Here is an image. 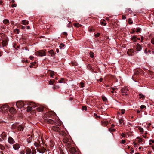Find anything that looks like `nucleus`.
<instances>
[{
    "instance_id": "7ed1b4c3",
    "label": "nucleus",
    "mask_w": 154,
    "mask_h": 154,
    "mask_svg": "<svg viewBox=\"0 0 154 154\" xmlns=\"http://www.w3.org/2000/svg\"><path fill=\"white\" fill-rule=\"evenodd\" d=\"M48 123L51 124H54L56 125L52 127V129L54 131L59 133L61 130L60 127L57 126V122L51 119H47L46 120Z\"/></svg>"
},
{
    "instance_id": "423d86ee",
    "label": "nucleus",
    "mask_w": 154,
    "mask_h": 154,
    "mask_svg": "<svg viewBox=\"0 0 154 154\" xmlns=\"http://www.w3.org/2000/svg\"><path fill=\"white\" fill-rule=\"evenodd\" d=\"M36 54L37 56H43L46 55V53L43 50H40L36 52Z\"/></svg>"
},
{
    "instance_id": "2eb2a0df",
    "label": "nucleus",
    "mask_w": 154,
    "mask_h": 154,
    "mask_svg": "<svg viewBox=\"0 0 154 154\" xmlns=\"http://www.w3.org/2000/svg\"><path fill=\"white\" fill-rule=\"evenodd\" d=\"M44 107L42 106H40L37 108V110L38 112H42L43 111Z\"/></svg>"
},
{
    "instance_id": "a878e982",
    "label": "nucleus",
    "mask_w": 154,
    "mask_h": 154,
    "mask_svg": "<svg viewBox=\"0 0 154 154\" xmlns=\"http://www.w3.org/2000/svg\"><path fill=\"white\" fill-rule=\"evenodd\" d=\"M22 24L23 25H26L28 24L29 23V22L26 20H23L22 21Z\"/></svg>"
},
{
    "instance_id": "603ef678",
    "label": "nucleus",
    "mask_w": 154,
    "mask_h": 154,
    "mask_svg": "<svg viewBox=\"0 0 154 154\" xmlns=\"http://www.w3.org/2000/svg\"><path fill=\"white\" fill-rule=\"evenodd\" d=\"M139 130H140V131L141 132H143V128H139Z\"/></svg>"
},
{
    "instance_id": "cd10ccee",
    "label": "nucleus",
    "mask_w": 154,
    "mask_h": 154,
    "mask_svg": "<svg viewBox=\"0 0 154 154\" xmlns=\"http://www.w3.org/2000/svg\"><path fill=\"white\" fill-rule=\"evenodd\" d=\"M32 140V137L31 136L27 139V141L29 143H30L31 142Z\"/></svg>"
},
{
    "instance_id": "f03ea898",
    "label": "nucleus",
    "mask_w": 154,
    "mask_h": 154,
    "mask_svg": "<svg viewBox=\"0 0 154 154\" xmlns=\"http://www.w3.org/2000/svg\"><path fill=\"white\" fill-rule=\"evenodd\" d=\"M134 72L132 78L134 81L137 82L139 79L140 76L143 74L144 72L141 69L137 68L135 70Z\"/></svg>"
},
{
    "instance_id": "f8f14e48",
    "label": "nucleus",
    "mask_w": 154,
    "mask_h": 154,
    "mask_svg": "<svg viewBox=\"0 0 154 154\" xmlns=\"http://www.w3.org/2000/svg\"><path fill=\"white\" fill-rule=\"evenodd\" d=\"M142 49V47L141 45L137 43V44L136 50L138 51H140Z\"/></svg>"
},
{
    "instance_id": "aec40b11",
    "label": "nucleus",
    "mask_w": 154,
    "mask_h": 154,
    "mask_svg": "<svg viewBox=\"0 0 154 154\" xmlns=\"http://www.w3.org/2000/svg\"><path fill=\"white\" fill-rule=\"evenodd\" d=\"M1 137L3 139H5L6 137V133L4 132H2L1 135Z\"/></svg>"
},
{
    "instance_id": "58836bf2",
    "label": "nucleus",
    "mask_w": 154,
    "mask_h": 154,
    "mask_svg": "<svg viewBox=\"0 0 154 154\" xmlns=\"http://www.w3.org/2000/svg\"><path fill=\"white\" fill-rule=\"evenodd\" d=\"M74 26L76 27H79V26H82L81 25H80L79 23L76 24L75 23L74 24Z\"/></svg>"
},
{
    "instance_id": "0eeeda50",
    "label": "nucleus",
    "mask_w": 154,
    "mask_h": 154,
    "mask_svg": "<svg viewBox=\"0 0 154 154\" xmlns=\"http://www.w3.org/2000/svg\"><path fill=\"white\" fill-rule=\"evenodd\" d=\"M16 105L18 108H21L24 106L25 103L22 101H18L16 103Z\"/></svg>"
},
{
    "instance_id": "5701e85b",
    "label": "nucleus",
    "mask_w": 154,
    "mask_h": 154,
    "mask_svg": "<svg viewBox=\"0 0 154 154\" xmlns=\"http://www.w3.org/2000/svg\"><path fill=\"white\" fill-rule=\"evenodd\" d=\"M102 125L103 126H106L108 124V122L106 121H101Z\"/></svg>"
},
{
    "instance_id": "bb28decb",
    "label": "nucleus",
    "mask_w": 154,
    "mask_h": 154,
    "mask_svg": "<svg viewBox=\"0 0 154 154\" xmlns=\"http://www.w3.org/2000/svg\"><path fill=\"white\" fill-rule=\"evenodd\" d=\"M139 95L140 96V98H142L144 99L145 98V96L141 93L139 94Z\"/></svg>"
},
{
    "instance_id": "680f3d73",
    "label": "nucleus",
    "mask_w": 154,
    "mask_h": 154,
    "mask_svg": "<svg viewBox=\"0 0 154 154\" xmlns=\"http://www.w3.org/2000/svg\"><path fill=\"white\" fill-rule=\"evenodd\" d=\"M125 110L124 109H122L121 110V113L122 114H123L125 113Z\"/></svg>"
},
{
    "instance_id": "c85d7f7f",
    "label": "nucleus",
    "mask_w": 154,
    "mask_h": 154,
    "mask_svg": "<svg viewBox=\"0 0 154 154\" xmlns=\"http://www.w3.org/2000/svg\"><path fill=\"white\" fill-rule=\"evenodd\" d=\"M148 75L152 76L153 75L154 73L152 71L150 70H148L147 72Z\"/></svg>"
},
{
    "instance_id": "37998d69",
    "label": "nucleus",
    "mask_w": 154,
    "mask_h": 154,
    "mask_svg": "<svg viewBox=\"0 0 154 154\" xmlns=\"http://www.w3.org/2000/svg\"><path fill=\"white\" fill-rule=\"evenodd\" d=\"M94 116L96 118H100V116H98L96 114L94 113Z\"/></svg>"
},
{
    "instance_id": "4c0bfd02",
    "label": "nucleus",
    "mask_w": 154,
    "mask_h": 154,
    "mask_svg": "<svg viewBox=\"0 0 154 154\" xmlns=\"http://www.w3.org/2000/svg\"><path fill=\"white\" fill-rule=\"evenodd\" d=\"M112 128H110L109 129V130L110 132H114L116 131V130L114 129H112Z\"/></svg>"
},
{
    "instance_id": "39448f33",
    "label": "nucleus",
    "mask_w": 154,
    "mask_h": 154,
    "mask_svg": "<svg viewBox=\"0 0 154 154\" xmlns=\"http://www.w3.org/2000/svg\"><path fill=\"white\" fill-rule=\"evenodd\" d=\"M59 133L60 134L62 135L63 137V142H64L63 140L65 138H67L68 140V141H69L70 140H72L70 138H69V136L67 135L66 133L64 131H62L61 130H60V131L59 132Z\"/></svg>"
},
{
    "instance_id": "c9c22d12",
    "label": "nucleus",
    "mask_w": 154,
    "mask_h": 154,
    "mask_svg": "<svg viewBox=\"0 0 154 154\" xmlns=\"http://www.w3.org/2000/svg\"><path fill=\"white\" fill-rule=\"evenodd\" d=\"M50 76L51 77H53L54 76V72L53 71H51L50 72Z\"/></svg>"
},
{
    "instance_id": "09e8293b",
    "label": "nucleus",
    "mask_w": 154,
    "mask_h": 154,
    "mask_svg": "<svg viewBox=\"0 0 154 154\" xmlns=\"http://www.w3.org/2000/svg\"><path fill=\"white\" fill-rule=\"evenodd\" d=\"M100 33H97L96 34L94 35V36L96 37H97L100 36Z\"/></svg>"
},
{
    "instance_id": "2f4dec72",
    "label": "nucleus",
    "mask_w": 154,
    "mask_h": 154,
    "mask_svg": "<svg viewBox=\"0 0 154 154\" xmlns=\"http://www.w3.org/2000/svg\"><path fill=\"white\" fill-rule=\"evenodd\" d=\"M27 112H29L32 110V107L28 106L27 107Z\"/></svg>"
},
{
    "instance_id": "6e6552de",
    "label": "nucleus",
    "mask_w": 154,
    "mask_h": 154,
    "mask_svg": "<svg viewBox=\"0 0 154 154\" xmlns=\"http://www.w3.org/2000/svg\"><path fill=\"white\" fill-rule=\"evenodd\" d=\"M128 89L126 88H123L121 89V91L122 93H123L122 94L123 95H128Z\"/></svg>"
},
{
    "instance_id": "e433bc0d",
    "label": "nucleus",
    "mask_w": 154,
    "mask_h": 154,
    "mask_svg": "<svg viewBox=\"0 0 154 154\" xmlns=\"http://www.w3.org/2000/svg\"><path fill=\"white\" fill-rule=\"evenodd\" d=\"M65 45L63 43H61L59 46L60 48L61 49L63 47H64Z\"/></svg>"
},
{
    "instance_id": "f704fd0d",
    "label": "nucleus",
    "mask_w": 154,
    "mask_h": 154,
    "mask_svg": "<svg viewBox=\"0 0 154 154\" xmlns=\"http://www.w3.org/2000/svg\"><path fill=\"white\" fill-rule=\"evenodd\" d=\"M89 54L91 57L93 58L94 57V53L92 52H90Z\"/></svg>"
},
{
    "instance_id": "1a4fd4ad",
    "label": "nucleus",
    "mask_w": 154,
    "mask_h": 154,
    "mask_svg": "<svg viewBox=\"0 0 154 154\" xmlns=\"http://www.w3.org/2000/svg\"><path fill=\"white\" fill-rule=\"evenodd\" d=\"M37 151L39 152L43 153L46 150V149L43 147H40L37 148Z\"/></svg>"
},
{
    "instance_id": "4468645a",
    "label": "nucleus",
    "mask_w": 154,
    "mask_h": 154,
    "mask_svg": "<svg viewBox=\"0 0 154 154\" xmlns=\"http://www.w3.org/2000/svg\"><path fill=\"white\" fill-rule=\"evenodd\" d=\"M5 38V35L3 34H0V45L1 44V42H2Z\"/></svg>"
},
{
    "instance_id": "f3484780",
    "label": "nucleus",
    "mask_w": 154,
    "mask_h": 154,
    "mask_svg": "<svg viewBox=\"0 0 154 154\" xmlns=\"http://www.w3.org/2000/svg\"><path fill=\"white\" fill-rule=\"evenodd\" d=\"M7 41L6 39L5 38L4 40H3L2 42H1V44H2L3 46H5L7 44Z\"/></svg>"
},
{
    "instance_id": "79ce46f5",
    "label": "nucleus",
    "mask_w": 154,
    "mask_h": 154,
    "mask_svg": "<svg viewBox=\"0 0 154 154\" xmlns=\"http://www.w3.org/2000/svg\"><path fill=\"white\" fill-rule=\"evenodd\" d=\"M5 148L4 146H3L2 144H0V149L1 150H4Z\"/></svg>"
},
{
    "instance_id": "338daca9",
    "label": "nucleus",
    "mask_w": 154,
    "mask_h": 154,
    "mask_svg": "<svg viewBox=\"0 0 154 154\" xmlns=\"http://www.w3.org/2000/svg\"><path fill=\"white\" fill-rule=\"evenodd\" d=\"M20 154H25V152L23 151H21L20 152Z\"/></svg>"
},
{
    "instance_id": "7c9ffc66",
    "label": "nucleus",
    "mask_w": 154,
    "mask_h": 154,
    "mask_svg": "<svg viewBox=\"0 0 154 154\" xmlns=\"http://www.w3.org/2000/svg\"><path fill=\"white\" fill-rule=\"evenodd\" d=\"M14 33L18 34L19 33V30L17 29H14Z\"/></svg>"
},
{
    "instance_id": "f257e3e1",
    "label": "nucleus",
    "mask_w": 154,
    "mask_h": 154,
    "mask_svg": "<svg viewBox=\"0 0 154 154\" xmlns=\"http://www.w3.org/2000/svg\"><path fill=\"white\" fill-rule=\"evenodd\" d=\"M67 140V138H65L63 140L64 143L67 150L70 152L71 154H79V152L74 147V144L72 140H70L69 141Z\"/></svg>"
},
{
    "instance_id": "9b49d317",
    "label": "nucleus",
    "mask_w": 154,
    "mask_h": 154,
    "mask_svg": "<svg viewBox=\"0 0 154 154\" xmlns=\"http://www.w3.org/2000/svg\"><path fill=\"white\" fill-rule=\"evenodd\" d=\"M8 112L12 114H15L16 112V109L13 107L11 108L10 109L9 108Z\"/></svg>"
},
{
    "instance_id": "b1692460",
    "label": "nucleus",
    "mask_w": 154,
    "mask_h": 154,
    "mask_svg": "<svg viewBox=\"0 0 154 154\" xmlns=\"http://www.w3.org/2000/svg\"><path fill=\"white\" fill-rule=\"evenodd\" d=\"M26 154H30L31 153V149L29 148H27L25 150Z\"/></svg>"
},
{
    "instance_id": "9d476101",
    "label": "nucleus",
    "mask_w": 154,
    "mask_h": 154,
    "mask_svg": "<svg viewBox=\"0 0 154 154\" xmlns=\"http://www.w3.org/2000/svg\"><path fill=\"white\" fill-rule=\"evenodd\" d=\"M8 142L11 144H13L15 143V141L12 137H9L8 140Z\"/></svg>"
},
{
    "instance_id": "3c124183",
    "label": "nucleus",
    "mask_w": 154,
    "mask_h": 154,
    "mask_svg": "<svg viewBox=\"0 0 154 154\" xmlns=\"http://www.w3.org/2000/svg\"><path fill=\"white\" fill-rule=\"evenodd\" d=\"M63 35H64V36L65 37H66L67 36L68 34L66 32H63Z\"/></svg>"
},
{
    "instance_id": "052dcab7",
    "label": "nucleus",
    "mask_w": 154,
    "mask_h": 154,
    "mask_svg": "<svg viewBox=\"0 0 154 154\" xmlns=\"http://www.w3.org/2000/svg\"><path fill=\"white\" fill-rule=\"evenodd\" d=\"M151 42L152 44H154V38L151 39Z\"/></svg>"
},
{
    "instance_id": "c03bdc74",
    "label": "nucleus",
    "mask_w": 154,
    "mask_h": 154,
    "mask_svg": "<svg viewBox=\"0 0 154 154\" xmlns=\"http://www.w3.org/2000/svg\"><path fill=\"white\" fill-rule=\"evenodd\" d=\"M128 23L130 24H131L133 23V22L131 20L129 19L128 21Z\"/></svg>"
},
{
    "instance_id": "de8ad7c7",
    "label": "nucleus",
    "mask_w": 154,
    "mask_h": 154,
    "mask_svg": "<svg viewBox=\"0 0 154 154\" xmlns=\"http://www.w3.org/2000/svg\"><path fill=\"white\" fill-rule=\"evenodd\" d=\"M88 30L90 32L94 31V29L91 27H89L88 28Z\"/></svg>"
},
{
    "instance_id": "dca6fc26",
    "label": "nucleus",
    "mask_w": 154,
    "mask_h": 154,
    "mask_svg": "<svg viewBox=\"0 0 154 154\" xmlns=\"http://www.w3.org/2000/svg\"><path fill=\"white\" fill-rule=\"evenodd\" d=\"M27 104L28 105H29L30 106H31L32 107H33L34 108H35L36 107H38L37 105L35 103L32 102H30L28 103H27Z\"/></svg>"
},
{
    "instance_id": "ddd939ff",
    "label": "nucleus",
    "mask_w": 154,
    "mask_h": 154,
    "mask_svg": "<svg viewBox=\"0 0 154 154\" xmlns=\"http://www.w3.org/2000/svg\"><path fill=\"white\" fill-rule=\"evenodd\" d=\"M134 51L132 49H129L128 50L127 53L128 54L132 55H133L134 52Z\"/></svg>"
},
{
    "instance_id": "6ab92c4d",
    "label": "nucleus",
    "mask_w": 154,
    "mask_h": 154,
    "mask_svg": "<svg viewBox=\"0 0 154 154\" xmlns=\"http://www.w3.org/2000/svg\"><path fill=\"white\" fill-rule=\"evenodd\" d=\"M13 147L15 150H17L19 148L20 146L17 143L13 145Z\"/></svg>"
},
{
    "instance_id": "13d9d810",
    "label": "nucleus",
    "mask_w": 154,
    "mask_h": 154,
    "mask_svg": "<svg viewBox=\"0 0 154 154\" xmlns=\"http://www.w3.org/2000/svg\"><path fill=\"white\" fill-rule=\"evenodd\" d=\"M125 143V140H121V143L122 144H124Z\"/></svg>"
},
{
    "instance_id": "c756f323",
    "label": "nucleus",
    "mask_w": 154,
    "mask_h": 154,
    "mask_svg": "<svg viewBox=\"0 0 154 154\" xmlns=\"http://www.w3.org/2000/svg\"><path fill=\"white\" fill-rule=\"evenodd\" d=\"M34 145L36 147H37L38 148H39L40 147H41V145L39 144H38V143H37L36 142H35L34 143Z\"/></svg>"
},
{
    "instance_id": "bf43d9fd",
    "label": "nucleus",
    "mask_w": 154,
    "mask_h": 154,
    "mask_svg": "<svg viewBox=\"0 0 154 154\" xmlns=\"http://www.w3.org/2000/svg\"><path fill=\"white\" fill-rule=\"evenodd\" d=\"M63 79H64L63 78H61V79L60 80H59L58 81L59 82V83H62V82H63Z\"/></svg>"
},
{
    "instance_id": "393cba45",
    "label": "nucleus",
    "mask_w": 154,
    "mask_h": 154,
    "mask_svg": "<svg viewBox=\"0 0 154 154\" xmlns=\"http://www.w3.org/2000/svg\"><path fill=\"white\" fill-rule=\"evenodd\" d=\"M142 30L139 27L137 28L136 29V32L137 33H140Z\"/></svg>"
},
{
    "instance_id": "0e129e2a",
    "label": "nucleus",
    "mask_w": 154,
    "mask_h": 154,
    "mask_svg": "<svg viewBox=\"0 0 154 154\" xmlns=\"http://www.w3.org/2000/svg\"><path fill=\"white\" fill-rule=\"evenodd\" d=\"M26 27L27 29H30V27L29 26H26Z\"/></svg>"
},
{
    "instance_id": "69168bd1",
    "label": "nucleus",
    "mask_w": 154,
    "mask_h": 154,
    "mask_svg": "<svg viewBox=\"0 0 154 154\" xmlns=\"http://www.w3.org/2000/svg\"><path fill=\"white\" fill-rule=\"evenodd\" d=\"M134 145L135 147H136L137 146V143H135V142H134Z\"/></svg>"
},
{
    "instance_id": "20e7f679",
    "label": "nucleus",
    "mask_w": 154,
    "mask_h": 154,
    "mask_svg": "<svg viewBox=\"0 0 154 154\" xmlns=\"http://www.w3.org/2000/svg\"><path fill=\"white\" fill-rule=\"evenodd\" d=\"M9 107L6 104H4L2 105L0 107V109L2 111V112L4 113H6L8 112Z\"/></svg>"
},
{
    "instance_id": "72a5a7b5",
    "label": "nucleus",
    "mask_w": 154,
    "mask_h": 154,
    "mask_svg": "<svg viewBox=\"0 0 154 154\" xmlns=\"http://www.w3.org/2000/svg\"><path fill=\"white\" fill-rule=\"evenodd\" d=\"M3 23L5 24H7L9 23L8 20L7 19H5L3 21Z\"/></svg>"
},
{
    "instance_id": "4d7b16f0",
    "label": "nucleus",
    "mask_w": 154,
    "mask_h": 154,
    "mask_svg": "<svg viewBox=\"0 0 154 154\" xmlns=\"http://www.w3.org/2000/svg\"><path fill=\"white\" fill-rule=\"evenodd\" d=\"M121 135L123 137H126V135H125V134L123 133H122V134Z\"/></svg>"
},
{
    "instance_id": "a18cd8bd",
    "label": "nucleus",
    "mask_w": 154,
    "mask_h": 154,
    "mask_svg": "<svg viewBox=\"0 0 154 154\" xmlns=\"http://www.w3.org/2000/svg\"><path fill=\"white\" fill-rule=\"evenodd\" d=\"M82 110H85L86 111L87 110V108L86 106H82Z\"/></svg>"
},
{
    "instance_id": "a19ab883",
    "label": "nucleus",
    "mask_w": 154,
    "mask_h": 154,
    "mask_svg": "<svg viewBox=\"0 0 154 154\" xmlns=\"http://www.w3.org/2000/svg\"><path fill=\"white\" fill-rule=\"evenodd\" d=\"M140 109H146V106L144 105H142L140 107Z\"/></svg>"
},
{
    "instance_id": "864d4df0",
    "label": "nucleus",
    "mask_w": 154,
    "mask_h": 154,
    "mask_svg": "<svg viewBox=\"0 0 154 154\" xmlns=\"http://www.w3.org/2000/svg\"><path fill=\"white\" fill-rule=\"evenodd\" d=\"M88 68L90 70L92 69L91 66L90 64H88Z\"/></svg>"
},
{
    "instance_id": "ea45409f",
    "label": "nucleus",
    "mask_w": 154,
    "mask_h": 154,
    "mask_svg": "<svg viewBox=\"0 0 154 154\" xmlns=\"http://www.w3.org/2000/svg\"><path fill=\"white\" fill-rule=\"evenodd\" d=\"M134 29H131V30L132 31L130 32V33L131 34H133L136 31L134 30Z\"/></svg>"
},
{
    "instance_id": "49530a36",
    "label": "nucleus",
    "mask_w": 154,
    "mask_h": 154,
    "mask_svg": "<svg viewBox=\"0 0 154 154\" xmlns=\"http://www.w3.org/2000/svg\"><path fill=\"white\" fill-rule=\"evenodd\" d=\"M49 83L50 85H53L54 82H53V81L52 80H51L49 82Z\"/></svg>"
},
{
    "instance_id": "774afa93",
    "label": "nucleus",
    "mask_w": 154,
    "mask_h": 154,
    "mask_svg": "<svg viewBox=\"0 0 154 154\" xmlns=\"http://www.w3.org/2000/svg\"><path fill=\"white\" fill-rule=\"evenodd\" d=\"M36 153V151H33V152H32V154H35Z\"/></svg>"
},
{
    "instance_id": "8fccbe9b",
    "label": "nucleus",
    "mask_w": 154,
    "mask_h": 154,
    "mask_svg": "<svg viewBox=\"0 0 154 154\" xmlns=\"http://www.w3.org/2000/svg\"><path fill=\"white\" fill-rule=\"evenodd\" d=\"M80 87H81L83 88L84 86V84L82 82H81L80 83Z\"/></svg>"
},
{
    "instance_id": "e2e57ef3",
    "label": "nucleus",
    "mask_w": 154,
    "mask_h": 154,
    "mask_svg": "<svg viewBox=\"0 0 154 154\" xmlns=\"http://www.w3.org/2000/svg\"><path fill=\"white\" fill-rule=\"evenodd\" d=\"M17 5H16V4H13L12 5V7H16V6Z\"/></svg>"
},
{
    "instance_id": "473e14b6",
    "label": "nucleus",
    "mask_w": 154,
    "mask_h": 154,
    "mask_svg": "<svg viewBox=\"0 0 154 154\" xmlns=\"http://www.w3.org/2000/svg\"><path fill=\"white\" fill-rule=\"evenodd\" d=\"M103 101L106 102L107 100V98L104 96L102 95V98Z\"/></svg>"
},
{
    "instance_id": "4be33fe9",
    "label": "nucleus",
    "mask_w": 154,
    "mask_h": 154,
    "mask_svg": "<svg viewBox=\"0 0 154 154\" xmlns=\"http://www.w3.org/2000/svg\"><path fill=\"white\" fill-rule=\"evenodd\" d=\"M131 39L133 42H137V37L135 35H134L131 38Z\"/></svg>"
},
{
    "instance_id": "a211bd4d",
    "label": "nucleus",
    "mask_w": 154,
    "mask_h": 154,
    "mask_svg": "<svg viewBox=\"0 0 154 154\" xmlns=\"http://www.w3.org/2000/svg\"><path fill=\"white\" fill-rule=\"evenodd\" d=\"M17 128L18 130L22 131L24 129V128L21 125H19L17 127Z\"/></svg>"
},
{
    "instance_id": "6e6d98bb",
    "label": "nucleus",
    "mask_w": 154,
    "mask_h": 154,
    "mask_svg": "<svg viewBox=\"0 0 154 154\" xmlns=\"http://www.w3.org/2000/svg\"><path fill=\"white\" fill-rule=\"evenodd\" d=\"M101 25H103L104 26H106V23L104 22H101Z\"/></svg>"
},
{
    "instance_id": "412c9836",
    "label": "nucleus",
    "mask_w": 154,
    "mask_h": 154,
    "mask_svg": "<svg viewBox=\"0 0 154 154\" xmlns=\"http://www.w3.org/2000/svg\"><path fill=\"white\" fill-rule=\"evenodd\" d=\"M49 53L52 56H54L55 55V53L54 52V51L52 50H50L48 51Z\"/></svg>"
},
{
    "instance_id": "5fc2aeb1",
    "label": "nucleus",
    "mask_w": 154,
    "mask_h": 154,
    "mask_svg": "<svg viewBox=\"0 0 154 154\" xmlns=\"http://www.w3.org/2000/svg\"><path fill=\"white\" fill-rule=\"evenodd\" d=\"M20 27V28H21L22 29H26V26H23L21 25Z\"/></svg>"
}]
</instances>
